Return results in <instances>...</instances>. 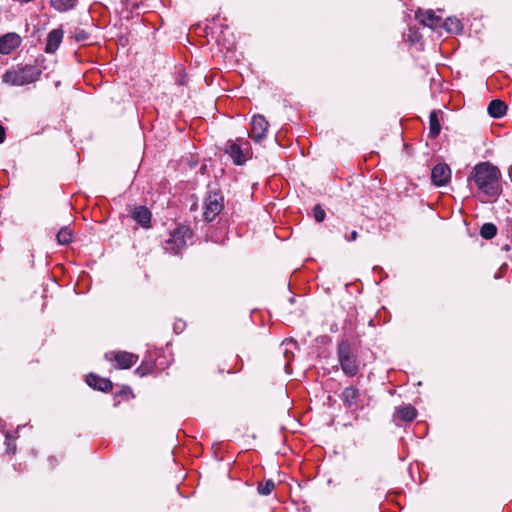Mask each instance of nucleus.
<instances>
[{
    "instance_id": "1",
    "label": "nucleus",
    "mask_w": 512,
    "mask_h": 512,
    "mask_svg": "<svg viewBox=\"0 0 512 512\" xmlns=\"http://www.w3.org/2000/svg\"><path fill=\"white\" fill-rule=\"evenodd\" d=\"M472 178L486 196L497 197L500 194V171L496 166L488 162L480 163L474 167Z\"/></svg>"
},
{
    "instance_id": "2",
    "label": "nucleus",
    "mask_w": 512,
    "mask_h": 512,
    "mask_svg": "<svg viewBox=\"0 0 512 512\" xmlns=\"http://www.w3.org/2000/svg\"><path fill=\"white\" fill-rule=\"evenodd\" d=\"M41 70L34 65L18 66L8 70L2 77L3 82L12 86H23L39 79Z\"/></svg>"
},
{
    "instance_id": "3",
    "label": "nucleus",
    "mask_w": 512,
    "mask_h": 512,
    "mask_svg": "<svg viewBox=\"0 0 512 512\" xmlns=\"http://www.w3.org/2000/svg\"><path fill=\"white\" fill-rule=\"evenodd\" d=\"M191 238V231L185 226L178 227L175 229L164 242V249L169 252L176 254L182 250L186 244L187 239Z\"/></svg>"
},
{
    "instance_id": "4",
    "label": "nucleus",
    "mask_w": 512,
    "mask_h": 512,
    "mask_svg": "<svg viewBox=\"0 0 512 512\" xmlns=\"http://www.w3.org/2000/svg\"><path fill=\"white\" fill-rule=\"evenodd\" d=\"M338 357L343 372L348 376H354L358 372L356 357L352 355L350 344L346 341L338 345Z\"/></svg>"
},
{
    "instance_id": "5",
    "label": "nucleus",
    "mask_w": 512,
    "mask_h": 512,
    "mask_svg": "<svg viewBox=\"0 0 512 512\" xmlns=\"http://www.w3.org/2000/svg\"><path fill=\"white\" fill-rule=\"evenodd\" d=\"M224 207L223 197L217 192H210L204 201L203 216L207 221H213Z\"/></svg>"
},
{
    "instance_id": "6",
    "label": "nucleus",
    "mask_w": 512,
    "mask_h": 512,
    "mask_svg": "<svg viewBox=\"0 0 512 512\" xmlns=\"http://www.w3.org/2000/svg\"><path fill=\"white\" fill-rule=\"evenodd\" d=\"M108 361L116 362V368L128 369L138 361V356L126 351H112L105 354Z\"/></svg>"
},
{
    "instance_id": "7",
    "label": "nucleus",
    "mask_w": 512,
    "mask_h": 512,
    "mask_svg": "<svg viewBox=\"0 0 512 512\" xmlns=\"http://www.w3.org/2000/svg\"><path fill=\"white\" fill-rule=\"evenodd\" d=\"M22 43V38L15 32H9L0 37V54L8 55Z\"/></svg>"
},
{
    "instance_id": "8",
    "label": "nucleus",
    "mask_w": 512,
    "mask_h": 512,
    "mask_svg": "<svg viewBox=\"0 0 512 512\" xmlns=\"http://www.w3.org/2000/svg\"><path fill=\"white\" fill-rule=\"evenodd\" d=\"M268 122L261 115H254L251 121L250 136L255 142H261L266 137Z\"/></svg>"
},
{
    "instance_id": "9",
    "label": "nucleus",
    "mask_w": 512,
    "mask_h": 512,
    "mask_svg": "<svg viewBox=\"0 0 512 512\" xmlns=\"http://www.w3.org/2000/svg\"><path fill=\"white\" fill-rule=\"evenodd\" d=\"M451 177V170L447 164L439 163L431 171V180L436 186H444Z\"/></svg>"
},
{
    "instance_id": "10",
    "label": "nucleus",
    "mask_w": 512,
    "mask_h": 512,
    "mask_svg": "<svg viewBox=\"0 0 512 512\" xmlns=\"http://www.w3.org/2000/svg\"><path fill=\"white\" fill-rule=\"evenodd\" d=\"M247 151V148L243 149L239 144L233 141H229L225 147V153L228 154L237 165H242L246 161Z\"/></svg>"
},
{
    "instance_id": "11",
    "label": "nucleus",
    "mask_w": 512,
    "mask_h": 512,
    "mask_svg": "<svg viewBox=\"0 0 512 512\" xmlns=\"http://www.w3.org/2000/svg\"><path fill=\"white\" fill-rule=\"evenodd\" d=\"M416 18L419 20L421 24L424 26L435 29L441 25V17L436 16L433 11H418L416 13Z\"/></svg>"
},
{
    "instance_id": "12",
    "label": "nucleus",
    "mask_w": 512,
    "mask_h": 512,
    "mask_svg": "<svg viewBox=\"0 0 512 512\" xmlns=\"http://www.w3.org/2000/svg\"><path fill=\"white\" fill-rule=\"evenodd\" d=\"M63 39V31L61 29H54L48 33L45 52L54 53Z\"/></svg>"
},
{
    "instance_id": "13",
    "label": "nucleus",
    "mask_w": 512,
    "mask_h": 512,
    "mask_svg": "<svg viewBox=\"0 0 512 512\" xmlns=\"http://www.w3.org/2000/svg\"><path fill=\"white\" fill-rule=\"evenodd\" d=\"M86 383L97 390L107 392L112 389V383L110 380L105 378H100L95 374H89L86 377Z\"/></svg>"
},
{
    "instance_id": "14",
    "label": "nucleus",
    "mask_w": 512,
    "mask_h": 512,
    "mask_svg": "<svg viewBox=\"0 0 512 512\" xmlns=\"http://www.w3.org/2000/svg\"><path fill=\"white\" fill-rule=\"evenodd\" d=\"M132 217L143 227H149L150 220H151V213L146 207H144V206L136 207L132 212Z\"/></svg>"
},
{
    "instance_id": "15",
    "label": "nucleus",
    "mask_w": 512,
    "mask_h": 512,
    "mask_svg": "<svg viewBox=\"0 0 512 512\" xmlns=\"http://www.w3.org/2000/svg\"><path fill=\"white\" fill-rule=\"evenodd\" d=\"M417 416V411L412 405H403L395 410V417L403 421H413Z\"/></svg>"
},
{
    "instance_id": "16",
    "label": "nucleus",
    "mask_w": 512,
    "mask_h": 512,
    "mask_svg": "<svg viewBox=\"0 0 512 512\" xmlns=\"http://www.w3.org/2000/svg\"><path fill=\"white\" fill-rule=\"evenodd\" d=\"M507 106L499 99L492 100L488 106V113L493 118H500L505 115Z\"/></svg>"
},
{
    "instance_id": "17",
    "label": "nucleus",
    "mask_w": 512,
    "mask_h": 512,
    "mask_svg": "<svg viewBox=\"0 0 512 512\" xmlns=\"http://www.w3.org/2000/svg\"><path fill=\"white\" fill-rule=\"evenodd\" d=\"M441 126L438 118V113L432 111L429 115V134L432 138L437 137L440 134Z\"/></svg>"
},
{
    "instance_id": "18",
    "label": "nucleus",
    "mask_w": 512,
    "mask_h": 512,
    "mask_svg": "<svg viewBox=\"0 0 512 512\" xmlns=\"http://www.w3.org/2000/svg\"><path fill=\"white\" fill-rule=\"evenodd\" d=\"M358 396L359 391L353 386L345 388L342 393L343 401L349 407L356 403Z\"/></svg>"
},
{
    "instance_id": "19",
    "label": "nucleus",
    "mask_w": 512,
    "mask_h": 512,
    "mask_svg": "<svg viewBox=\"0 0 512 512\" xmlns=\"http://www.w3.org/2000/svg\"><path fill=\"white\" fill-rule=\"evenodd\" d=\"M50 4L56 10L65 12L74 8L76 0H50Z\"/></svg>"
},
{
    "instance_id": "20",
    "label": "nucleus",
    "mask_w": 512,
    "mask_h": 512,
    "mask_svg": "<svg viewBox=\"0 0 512 512\" xmlns=\"http://www.w3.org/2000/svg\"><path fill=\"white\" fill-rule=\"evenodd\" d=\"M444 28L451 33H459L462 31V24L456 17H449L443 23Z\"/></svg>"
},
{
    "instance_id": "21",
    "label": "nucleus",
    "mask_w": 512,
    "mask_h": 512,
    "mask_svg": "<svg viewBox=\"0 0 512 512\" xmlns=\"http://www.w3.org/2000/svg\"><path fill=\"white\" fill-rule=\"evenodd\" d=\"M497 233V228L492 223H485L480 230V235L484 239H492Z\"/></svg>"
},
{
    "instance_id": "22",
    "label": "nucleus",
    "mask_w": 512,
    "mask_h": 512,
    "mask_svg": "<svg viewBox=\"0 0 512 512\" xmlns=\"http://www.w3.org/2000/svg\"><path fill=\"white\" fill-rule=\"evenodd\" d=\"M73 234L70 229L62 228L57 234V241L61 245L68 244L72 241Z\"/></svg>"
},
{
    "instance_id": "23",
    "label": "nucleus",
    "mask_w": 512,
    "mask_h": 512,
    "mask_svg": "<svg viewBox=\"0 0 512 512\" xmlns=\"http://www.w3.org/2000/svg\"><path fill=\"white\" fill-rule=\"evenodd\" d=\"M275 488V483L272 480H267L265 483H261L257 487V491L260 495L268 496Z\"/></svg>"
},
{
    "instance_id": "24",
    "label": "nucleus",
    "mask_w": 512,
    "mask_h": 512,
    "mask_svg": "<svg viewBox=\"0 0 512 512\" xmlns=\"http://www.w3.org/2000/svg\"><path fill=\"white\" fill-rule=\"evenodd\" d=\"M325 211L321 208L320 205H316L313 208V216L317 222H322L325 218Z\"/></svg>"
},
{
    "instance_id": "25",
    "label": "nucleus",
    "mask_w": 512,
    "mask_h": 512,
    "mask_svg": "<svg viewBox=\"0 0 512 512\" xmlns=\"http://www.w3.org/2000/svg\"><path fill=\"white\" fill-rule=\"evenodd\" d=\"M75 39L77 41H84L87 39V33L84 30L78 31L75 34Z\"/></svg>"
},
{
    "instance_id": "26",
    "label": "nucleus",
    "mask_w": 512,
    "mask_h": 512,
    "mask_svg": "<svg viewBox=\"0 0 512 512\" xmlns=\"http://www.w3.org/2000/svg\"><path fill=\"white\" fill-rule=\"evenodd\" d=\"M6 440L9 441V435H6ZM15 446H11L10 442H7V451L15 453Z\"/></svg>"
},
{
    "instance_id": "27",
    "label": "nucleus",
    "mask_w": 512,
    "mask_h": 512,
    "mask_svg": "<svg viewBox=\"0 0 512 512\" xmlns=\"http://www.w3.org/2000/svg\"><path fill=\"white\" fill-rule=\"evenodd\" d=\"M358 237L357 231H352L350 237L347 238L348 241H355Z\"/></svg>"
},
{
    "instance_id": "28",
    "label": "nucleus",
    "mask_w": 512,
    "mask_h": 512,
    "mask_svg": "<svg viewBox=\"0 0 512 512\" xmlns=\"http://www.w3.org/2000/svg\"><path fill=\"white\" fill-rule=\"evenodd\" d=\"M5 137V131L4 128L0 125V143L3 142Z\"/></svg>"
}]
</instances>
